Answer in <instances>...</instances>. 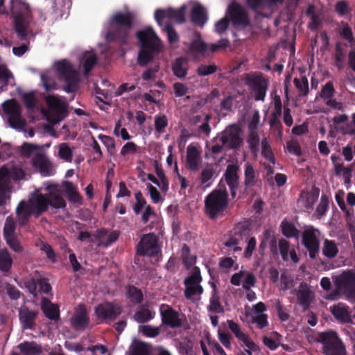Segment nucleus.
<instances>
[{"label": "nucleus", "mask_w": 355, "mask_h": 355, "mask_svg": "<svg viewBox=\"0 0 355 355\" xmlns=\"http://www.w3.org/2000/svg\"><path fill=\"white\" fill-rule=\"evenodd\" d=\"M12 263V259L8 250L0 249V271L4 274L10 272Z\"/></svg>", "instance_id": "nucleus-34"}, {"label": "nucleus", "mask_w": 355, "mask_h": 355, "mask_svg": "<svg viewBox=\"0 0 355 355\" xmlns=\"http://www.w3.org/2000/svg\"><path fill=\"white\" fill-rule=\"evenodd\" d=\"M31 202L32 209L35 211L34 213L37 216L45 212L50 206L47 194H36Z\"/></svg>", "instance_id": "nucleus-28"}, {"label": "nucleus", "mask_w": 355, "mask_h": 355, "mask_svg": "<svg viewBox=\"0 0 355 355\" xmlns=\"http://www.w3.org/2000/svg\"><path fill=\"white\" fill-rule=\"evenodd\" d=\"M330 312L335 319L341 324H354L349 307L345 303L339 302L329 308Z\"/></svg>", "instance_id": "nucleus-22"}, {"label": "nucleus", "mask_w": 355, "mask_h": 355, "mask_svg": "<svg viewBox=\"0 0 355 355\" xmlns=\"http://www.w3.org/2000/svg\"><path fill=\"white\" fill-rule=\"evenodd\" d=\"M259 181V175L257 173L252 165L250 163L245 164L244 185L246 191L250 187H254Z\"/></svg>", "instance_id": "nucleus-30"}, {"label": "nucleus", "mask_w": 355, "mask_h": 355, "mask_svg": "<svg viewBox=\"0 0 355 355\" xmlns=\"http://www.w3.org/2000/svg\"><path fill=\"white\" fill-rule=\"evenodd\" d=\"M190 17L192 23L200 27H203L208 20L207 10L201 4H197L192 8Z\"/></svg>", "instance_id": "nucleus-29"}, {"label": "nucleus", "mask_w": 355, "mask_h": 355, "mask_svg": "<svg viewBox=\"0 0 355 355\" xmlns=\"http://www.w3.org/2000/svg\"><path fill=\"white\" fill-rule=\"evenodd\" d=\"M139 331L144 336L149 338H155L160 332L159 327H155L148 324L141 326Z\"/></svg>", "instance_id": "nucleus-58"}, {"label": "nucleus", "mask_w": 355, "mask_h": 355, "mask_svg": "<svg viewBox=\"0 0 355 355\" xmlns=\"http://www.w3.org/2000/svg\"><path fill=\"white\" fill-rule=\"evenodd\" d=\"M341 25L343 26V28L340 31V36L349 42V43L352 44L354 43V38L353 36V33L352 31L351 28L348 25L347 23L342 21Z\"/></svg>", "instance_id": "nucleus-60"}, {"label": "nucleus", "mask_w": 355, "mask_h": 355, "mask_svg": "<svg viewBox=\"0 0 355 355\" xmlns=\"http://www.w3.org/2000/svg\"><path fill=\"white\" fill-rule=\"evenodd\" d=\"M58 155L66 162H71L73 157V152L67 144L62 143L59 146Z\"/></svg>", "instance_id": "nucleus-51"}, {"label": "nucleus", "mask_w": 355, "mask_h": 355, "mask_svg": "<svg viewBox=\"0 0 355 355\" xmlns=\"http://www.w3.org/2000/svg\"><path fill=\"white\" fill-rule=\"evenodd\" d=\"M168 124V121L165 114H158L155 116V128L158 133L164 132Z\"/></svg>", "instance_id": "nucleus-46"}, {"label": "nucleus", "mask_w": 355, "mask_h": 355, "mask_svg": "<svg viewBox=\"0 0 355 355\" xmlns=\"http://www.w3.org/2000/svg\"><path fill=\"white\" fill-rule=\"evenodd\" d=\"M185 6H181L179 9H157L155 12V19L160 26H162V20L165 18L182 24L185 21Z\"/></svg>", "instance_id": "nucleus-12"}, {"label": "nucleus", "mask_w": 355, "mask_h": 355, "mask_svg": "<svg viewBox=\"0 0 355 355\" xmlns=\"http://www.w3.org/2000/svg\"><path fill=\"white\" fill-rule=\"evenodd\" d=\"M267 314H255L252 316L251 322L256 324L257 329H263L269 325Z\"/></svg>", "instance_id": "nucleus-47"}, {"label": "nucleus", "mask_w": 355, "mask_h": 355, "mask_svg": "<svg viewBox=\"0 0 355 355\" xmlns=\"http://www.w3.org/2000/svg\"><path fill=\"white\" fill-rule=\"evenodd\" d=\"M155 315V311H150L142 305L135 313L133 318L138 323H146L153 319Z\"/></svg>", "instance_id": "nucleus-35"}, {"label": "nucleus", "mask_w": 355, "mask_h": 355, "mask_svg": "<svg viewBox=\"0 0 355 355\" xmlns=\"http://www.w3.org/2000/svg\"><path fill=\"white\" fill-rule=\"evenodd\" d=\"M32 166L37 169L42 176H51L53 174L51 162L44 153H37L31 160Z\"/></svg>", "instance_id": "nucleus-21"}, {"label": "nucleus", "mask_w": 355, "mask_h": 355, "mask_svg": "<svg viewBox=\"0 0 355 355\" xmlns=\"http://www.w3.org/2000/svg\"><path fill=\"white\" fill-rule=\"evenodd\" d=\"M12 14L15 32L21 40H25L28 35V28L33 19L29 5L20 1L13 3Z\"/></svg>", "instance_id": "nucleus-6"}, {"label": "nucleus", "mask_w": 355, "mask_h": 355, "mask_svg": "<svg viewBox=\"0 0 355 355\" xmlns=\"http://www.w3.org/2000/svg\"><path fill=\"white\" fill-rule=\"evenodd\" d=\"M227 323L230 330L234 334L235 337L243 343L242 346L244 345L247 348L252 349L255 347V343L250 338L247 334L241 330V326L238 323L232 320H227Z\"/></svg>", "instance_id": "nucleus-26"}, {"label": "nucleus", "mask_w": 355, "mask_h": 355, "mask_svg": "<svg viewBox=\"0 0 355 355\" xmlns=\"http://www.w3.org/2000/svg\"><path fill=\"white\" fill-rule=\"evenodd\" d=\"M18 312L21 328L24 330H34L36 327L35 320L39 315V311L31 310L26 306H22L19 309Z\"/></svg>", "instance_id": "nucleus-19"}, {"label": "nucleus", "mask_w": 355, "mask_h": 355, "mask_svg": "<svg viewBox=\"0 0 355 355\" xmlns=\"http://www.w3.org/2000/svg\"><path fill=\"white\" fill-rule=\"evenodd\" d=\"M282 234L288 237H295L299 233V230L291 223L287 222L282 223Z\"/></svg>", "instance_id": "nucleus-57"}, {"label": "nucleus", "mask_w": 355, "mask_h": 355, "mask_svg": "<svg viewBox=\"0 0 355 355\" xmlns=\"http://www.w3.org/2000/svg\"><path fill=\"white\" fill-rule=\"evenodd\" d=\"M5 114L10 116L8 122L12 128L21 125V108L19 103L14 99L8 100L2 104Z\"/></svg>", "instance_id": "nucleus-18"}, {"label": "nucleus", "mask_w": 355, "mask_h": 355, "mask_svg": "<svg viewBox=\"0 0 355 355\" xmlns=\"http://www.w3.org/2000/svg\"><path fill=\"white\" fill-rule=\"evenodd\" d=\"M230 19L227 17H225L218 20L214 26V31L218 34L224 33L229 27Z\"/></svg>", "instance_id": "nucleus-64"}, {"label": "nucleus", "mask_w": 355, "mask_h": 355, "mask_svg": "<svg viewBox=\"0 0 355 355\" xmlns=\"http://www.w3.org/2000/svg\"><path fill=\"white\" fill-rule=\"evenodd\" d=\"M334 282L336 288L326 295V300H338L342 294L349 302H355V275L351 270L343 271L334 278Z\"/></svg>", "instance_id": "nucleus-4"}, {"label": "nucleus", "mask_w": 355, "mask_h": 355, "mask_svg": "<svg viewBox=\"0 0 355 355\" xmlns=\"http://www.w3.org/2000/svg\"><path fill=\"white\" fill-rule=\"evenodd\" d=\"M202 279L200 268L197 266L193 268L191 275L184 279V285H200Z\"/></svg>", "instance_id": "nucleus-43"}, {"label": "nucleus", "mask_w": 355, "mask_h": 355, "mask_svg": "<svg viewBox=\"0 0 355 355\" xmlns=\"http://www.w3.org/2000/svg\"><path fill=\"white\" fill-rule=\"evenodd\" d=\"M136 36L141 46L138 53L137 63L141 67H146L153 61L155 55L162 51L163 44L160 38L150 26L137 31Z\"/></svg>", "instance_id": "nucleus-2"}, {"label": "nucleus", "mask_w": 355, "mask_h": 355, "mask_svg": "<svg viewBox=\"0 0 355 355\" xmlns=\"http://www.w3.org/2000/svg\"><path fill=\"white\" fill-rule=\"evenodd\" d=\"M214 169L212 165L207 164L201 171L200 173V183L201 184H206L208 181L212 179L214 175Z\"/></svg>", "instance_id": "nucleus-55"}, {"label": "nucleus", "mask_w": 355, "mask_h": 355, "mask_svg": "<svg viewBox=\"0 0 355 355\" xmlns=\"http://www.w3.org/2000/svg\"><path fill=\"white\" fill-rule=\"evenodd\" d=\"M261 147H262V150H261L262 156L264 157L266 159H268L270 163L275 164V159L274 155L272 152L270 144H268L266 139H263L261 141Z\"/></svg>", "instance_id": "nucleus-54"}, {"label": "nucleus", "mask_w": 355, "mask_h": 355, "mask_svg": "<svg viewBox=\"0 0 355 355\" xmlns=\"http://www.w3.org/2000/svg\"><path fill=\"white\" fill-rule=\"evenodd\" d=\"M189 51L193 54H199L204 55L207 49V44L202 41L200 33L196 34V37L193 39L189 45Z\"/></svg>", "instance_id": "nucleus-33"}, {"label": "nucleus", "mask_w": 355, "mask_h": 355, "mask_svg": "<svg viewBox=\"0 0 355 355\" xmlns=\"http://www.w3.org/2000/svg\"><path fill=\"white\" fill-rule=\"evenodd\" d=\"M335 94V89L334 87V85L332 82H327L321 89L320 92V97L327 100L328 98H331L334 97Z\"/></svg>", "instance_id": "nucleus-59"}, {"label": "nucleus", "mask_w": 355, "mask_h": 355, "mask_svg": "<svg viewBox=\"0 0 355 355\" xmlns=\"http://www.w3.org/2000/svg\"><path fill=\"white\" fill-rule=\"evenodd\" d=\"M46 102L51 112L55 114L58 120H60L67 116V105L58 97L49 95L46 98Z\"/></svg>", "instance_id": "nucleus-24"}, {"label": "nucleus", "mask_w": 355, "mask_h": 355, "mask_svg": "<svg viewBox=\"0 0 355 355\" xmlns=\"http://www.w3.org/2000/svg\"><path fill=\"white\" fill-rule=\"evenodd\" d=\"M71 326L76 330H85L89 324V317L85 305L80 304L70 319Z\"/></svg>", "instance_id": "nucleus-23"}, {"label": "nucleus", "mask_w": 355, "mask_h": 355, "mask_svg": "<svg viewBox=\"0 0 355 355\" xmlns=\"http://www.w3.org/2000/svg\"><path fill=\"white\" fill-rule=\"evenodd\" d=\"M127 297L134 304H141L144 300V295L141 289L130 285L127 287Z\"/></svg>", "instance_id": "nucleus-39"}, {"label": "nucleus", "mask_w": 355, "mask_h": 355, "mask_svg": "<svg viewBox=\"0 0 355 355\" xmlns=\"http://www.w3.org/2000/svg\"><path fill=\"white\" fill-rule=\"evenodd\" d=\"M202 279L200 268L197 266L193 268L191 275L184 279V285H200Z\"/></svg>", "instance_id": "nucleus-42"}, {"label": "nucleus", "mask_w": 355, "mask_h": 355, "mask_svg": "<svg viewBox=\"0 0 355 355\" xmlns=\"http://www.w3.org/2000/svg\"><path fill=\"white\" fill-rule=\"evenodd\" d=\"M17 347L24 355H39L42 352L41 346L34 341H24L19 344Z\"/></svg>", "instance_id": "nucleus-32"}, {"label": "nucleus", "mask_w": 355, "mask_h": 355, "mask_svg": "<svg viewBox=\"0 0 355 355\" xmlns=\"http://www.w3.org/2000/svg\"><path fill=\"white\" fill-rule=\"evenodd\" d=\"M16 228L15 222L10 216L8 217L6 220L3 227V236L4 239L14 236Z\"/></svg>", "instance_id": "nucleus-53"}, {"label": "nucleus", "mask_w": 355, "mask_h": 355, "mask_svg": "<svg viewBox=\"0 0 355 355\" xmlns=\"http://www.w3.org/2000/svg\"><path fill=\"white\" fill-rule=\"evenodd\" d=\"M136 18L137 15L132 11H117L113 13L108 21L106 40L121 45L127 44Z\"/></svg>", "instance_id": "nucleus-1"}, {"label": "nucleus", "mask_w": 355, "mask_h": 355, "mask_svg": "<svg viewBox=\"0 0 355 355\" xmlns=\"http://www.w3.org/2000/svg\"><path fill=\"white\" fill-rule=\"evenodd\" d=\"M158 238L154 233L144 235L137 247V253L143 256H155L158 252Z\"/></svg>", "instance_id": "nucleus-15"}, {"label": "nucleus", "mask_w": 355, "mask_h": 355, "mask_svg": "<svg viewBox=\"0 0 355 355\" xmlns=\"http://www.w3.org/2000/svg\"><path fill=\"white\" fill-rule=\"evenodd\" d=\"M296 297L297 303L302 307L303 311H306L309 309L315 295L308 284L302 282L299 286Z\"/></svg>", "instance_id": "nucleus-20"}, {"label": "nucleus", "mask_w": 355, "mask_h": 355, "mask_svg": "<svg viewBox=\"0 0 355 355\" xmlns=\"http://www.w3.org/2000/svg\"><path fill=\"white\" fill-rule=\"evenodd\" d=\"M122 311L123 307L112 302L101 303L94 309V313L97 319L106 322L115 320Z\"/></svg>", "instance_id": "nucleus-10"}, {"label": "nucleus", "mask_w": 355, "mask_h": 355, "mask_svg": "<svg viewBox=\"0 0 355 355\" xmlns=\"http://www.w3.org/2000/svg\"><path fill=\"white\" fill-rule=\"evenodd\" d=\"M259 142L260 138L258 133L256 131L250 132L248 143L252 153H257L259 151Z\"/></svg>", "instance_id": "nucleus-50"}, {"label": "nucleus", "mask_w": 355, "mask_h": 355, "mask_svg": "<svg viewBox=\"0 0 355 355\" xmlns=\"http://www.w3.org/2000/svg\"><path fill=\"white\" fill-rule=\"evenodd\" d=\"M229 205V195L225 187L215 189L205 198V212L211 220L223 217Z\"/></svg>", "instance_id": "nucleus-3"}, {"label": "nucleus", "mask_w": 355, "mask_h": 355, "mask_svg": "<svg viewBox=\"0 0 355 355\" xmlns=\"http://www.w3.org/2000/svg\"><path fill=\"white\" fill-rule=\"evenodd\" d=\"M317 342L322 345V350L324 355H347L345 345L338 334L331 329L320 332L317 335Z\"/></svg>", "instance_id": "nucleus-5"}, {"label": "nucleus", "mask_w": 355, "mask_h": 355, "mask_svg": "<svg viewBox=\"0 0 355 355\" xmlns=\"http://www.w3.org/2000/svg\"><path fill=\"white\" fill-rule=\"evenodd\" d=\"M97 62V57L95 54H90L86 57L83 62L84 73L87 75Z\"/></svg>", "instance_id": "nucleus-63"}, {"label": "nucleus", "mask_w": 355, "mask_h": 355, "mask_svg": "<svg viewBox=\"0 0 355 355\" xmlns=\"http://www.w3.org/2000/svg\"><path fill=\"white\" fill-rule=\"evenodd\" d=\"M242 133L240 125L233 123L227 125L217 138L227 150H237L243 142Z\"/></svg>", "instance_id": "nucleus-7"}, {"label": "nucleus", "mask_w": 355, "mask_h": 355, "mask_svg": "<svg viewBox=\"0 0 355 355\" xmlns=\"http://www.w3.org/2000/svg\"><path fill=\"white\" fill-rule=\"evenodd\" d=\"M200 151L196 145L191 144L187 149L186 165L188 169L197 171L200 162Z\"/></svg>", "instance_id": "nucleus-25"}, {"label": "nucleus", "mask_w": 355, "mask_h": 355, "mask_svg": "<svg viewBox=\"0 0 355 355\" xmlns=\"http://www.w3.org/2000/svg\"><path fill=\"white\" fill-rule=\"evenodd\" d=\"M184 62V60L183 58H178L175 60L172 65V70L174 75L179 78H183L187 74V69L183 67Z\"/></svg>", "instance_id": "nucleus-41"}, {"label": "nucleus", "mask_w": 355, "mask_h": 355, "mask_svg": "<svg viewBox=\"0 0 355 355\" xmlns=\"http://www.w3.org/2000/svg\"><path fill=\"white\" fill-rule=\"evenodd\" d=\"M245 84L254 94L256 101H263L268 87V81L261 73H249L244 78Z\"/></svg>", "instance_id": "nucleus-8"}, {"label": "nucleus", "mask_w": 355, "mask_h": 355, "mask_svg": "<svg viewBox=\"0 0 355 355\" xmlns=\"http://www.w3.org/2000/svg\"><path fill=\"white\" fill-rule=\"evenodd\" d=\"M207 309L209 312H214L217 313L224 312V309L220 302V296L216 291L215 286L210 297L209 305L208 306Z\"/></svg>", "instance_id": "nucleus-37"}, {"label": "nucleus", "mask_w": 355, "mask_h": 355, "mask_svg": "<svg viewBox=\"0 0 355 355\" xmlns=\"http://www.w3.org/2000/svg\"><path fill=\"white\" fill-rule=\"evenodd\" d=\"M37 247L40 248V250L44 252L46 257L51 260L52 262H55L56 261V254L54 252L52 247L47 243L40 241L39 243L36 244Z\"/></svg>", "instance_id": "nucleus-48"}, {"label": "nucleus", "mask_w": 355, "mask_h": 355, "mask_svg": "<svg viewBox=\"0 0 355 355\" xmlns=\"http://www.w3.org/2000/svg\"><path fill=\"white\" fill-rule=\"evenodd\" d=\"M135 197L136 203L133 207V210L135 214L138 215L141 213L142 209H145L146 206L148 205L141 191L136 192L135 193Z\"/></svg>", "instance_id": "nucleus-52"}, {"label": "nucleus", "mask_w": 355, "mask_h": 355, "mask_svg": "<svg viewBox=\"0 0 355 355\" xmlns=\"http://www.w3.org/2000/svg\"><path fill=\"white\" fill-rule=\"evenodd\" d=\"M40 149V147L38 145L24 142L21 146L20 153L21 156L28 158L35 150Z\"/></svg>", "instance_id": "nucleus-56"}, {"label": "nucleus", "mask_w": 355, "mask_h": 355, "mask_svg": "<svg viewBox=\"0 0 355 355\" xmlns=\"http://www.w3.org/2000/svg\"><path fill=\"white\" fill-rule=\"evenodd\" d=\"M64 188L69 201L73 204H83V198L71 182H65Z\"/></svg>", "instance_id": "nucleus-31"}, {"label": "nucleus", "mask_w": 355, "mask_h": 355, "mask_svg": "<svg viewBox=\"0 0 355 355\" xmlns=\"http://www.w3.org/2000/svg\"><path fill=\"white\" fill-rule=\"evenodd\" d=\"M227 13L234 25L243 27H246L249 25L248 15L239 3L235 1L231 3L228 6Z\"/></svg>", "instance_id": "nucleus-16"}, {"label": "nucleus", "mask_w": 355, "mask_h": 355, "mask_svg": "<svg viewBox=\"0 0 355 355\" xmlns=\"http://www.w3.org/2000/svg\"><path fill=\"white\" fill-rule=\"evenodd\" d=\"M218 67L215 64H200L196 69V73L199 76H207L216 73Z\"/></svg>", "instance_id": "nucleus-49"}, {"label": "nucleus", "mask_w": 355, "mask_h": 355, "mask_svg": "<svg viewBox=\"0 0 355 355\" xmlns=\"http://www.w3.org/2000/svg\"><path fill=\"white\" fill-rule=\"evenodd\" d=\"M338 248L334 240L324 239L322 247V254L328 259H333L338 254Z\"/></svg>", "instance_id": "nucleus-36"}, {"label": "nucleus", "mask_w": 355, "mask_h": 355, "mask_svg": "<svg viewBox=\"0 0 355 355\" xmlns=\"http://www.w3.org/2000/svg\"><path fill=\"white\" fill-rule=\"evenodd\" d=\"M41 310L45 317L51 320L57 321L60 319L58 305L52 303L46 297H42L41 300Z\"/></svg>", "instance_id": "nucleus-27"}, {"label": "nucleus", "mask_w": 355, "mask_h": 355, "mask_svg": "<svg viewBox=\"0 0 355 355\" xmlns=\"http://www.w3.org/2000/svg\"><path fill=\"white\" fill-rule=\"evenodd\" d=\"M162 322L171 328H180L183 325V321L180 318L179 313L170 305L162 304L159 306Z\"/></svg>", "instance_id": "nucleus-13"}, {"label": "nucleus", "mask_w": 355, "mask_h": 355, "mask_svg": "<svg viewBox=\"0 0 355 355\" xmlns=\"http://www.w3.org/2000/svg\"><path fill=\"white\" fill-rule=\"evenodd\" d=\"M26 173L19 166L12 165L8 167L7 165H3L0 167V182L11 187V180L13 181H19L25 178Z\"/></svg>", "instance_id": "nucleus-14"}, {"label": "nucleus", "mask_w": 355, "mask_h": 355, "mask_svg": "<svg viewBox=\"0 0 355 355\" xmlns=\"http://www.w3.org/2000/svg\"><path fill=\"white\" fill-rule=\"evenodd\" d=\"M278 246L282 258L284 261H288V252H290V243L284 239H280L278 241Z\"/></svg>", "instance_id": "nucleus-61"}, {"label": "nucleus", "mask_w": 355, "mask_h": 355, "mask_svg": "<svg viewBox=\"0 0 355 355\" xmlns=\"http://www.w3.org/2000/svg\"><path fill=\"white\" fill-rule=\"evenodd\" d=\"M49 205L55 209L64 208L66 207V202L62 196L57 192H49L48 194Z\"/></svg>", "instance_id": "nucleus-40"}, {"label": "nucleus", "mask_w": 355, "mask_h": 355, "mask_svg": "<svg viewBox=\"0 0 355 355\" xmlns=\"http://www.w3.org/2000/svg\"><path fill=\"white\" fill-rule=\"evenodd\" d=\"M56 69L59 79L66 83L64 91L67 93L73 92L78 85V76L70 62L65 60L60 61L56 64Z\"/></svg>", "instance_id": "nucleus-9"}, {"label": "nucleus", "mask_w": 355, "mask_h": 355, "mask_svg": "<svg viewBox=\"0 0 355 355\" xmlns=\"http://www.w3.org/2000/svg\"><path fill=\"white\" fill-rule=\"evenodd\" d=\"M320 231L313 227L302 232V243L309 252V257L315 259L320 251Z\"/></svg>", "instance_id": "nucleus-11"}, {"label": "nucleus", "mask_w": 355, "mask_h": 355, "mask_svg": "<svg viewBox=\"0 0 355 355\" xmlns=\"http://www.w3.org/2000/svg\"><path fill=\"white\" fill-rule=\"evenodd\" d=\"M320 194V189L313 187L310 192L306 195V202L305 207L309 209L318 200Z\"/></svg>", "instance_id": "nucleus-62"}, {"label": "nucleus", "mask_w": 355, "mask_h": 355, "mask_svg": "<svg viewBox=\"0 0 355 355\" xmlns=\"http://www.w3.org/2000/svg\"><path fill=\"white\" fill-rule=\"evenodd\" d=\"M239 171V165L236 164H231L227 166L226 171L223 174L225 181L229 187L232 199L236 198V191L239 185V175L238 174Z\"/></svg>", "instance_id": "nucleus-17"}, {"label": "nucleus", "mask_w": 355, "mask_h": 355, "mask_svg": "<svg viewBox=\"0 0 355 355\" xmlns=\"http://www.w3.org/2000/svg\"><path fill=\"white\" fill-rule=\"evenodd\" d=\"M203 293L201 285H185L184 296L187 300H193L196 295H200Z\"/></svg>", "instance_id": "nucleus-45"}, {"label": "nucleus", "mask_w": 355, "mask_h": 355, "mask_svg": "<svg viewBox=\"0 0 355 355\" xmlns=\"http://www.w3.org/2000/svg\"><path fill=\"white\" fill-rule=\"evenodd\" d=\"M293 83L297 90L300 92V95L307 96L309 94V82L306 76L302 77L301 79L295 78Z\"/></svg>", "instance_id": "nucleus-44"}, {"label": "nucleus", "mask_w": 355, "mask_h": 355, "mask_svg": "<svg viewBox=\"0 0 355 355\" xmlns=\"http://www.w3.org/2000/svg\"><path fill=\"white\" fill-rule=\"evenodd\" d=\"M282 336L277 331L271 333L270 336H264L263 337V343L270 350H275L279 345Z\"/></svg>", "instance_id": "nucleus-38"}]
</instances>
